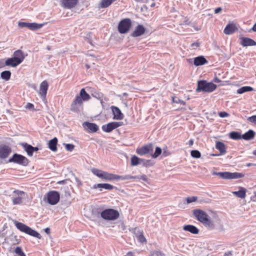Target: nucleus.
Returning a JSON list of instances; mask_svg holds the SVG:
<instances>
[{
  "label": "nucleus",
  "instance_id": "49",
  "mask_svg": "<svg viewBox=\"0 0 256 256\" xmlns=\"http://www.w3.org/2000/svg\"><path fill=\"white\" fill-rule=\"evenodd\" d=\"M92 96L96 98L100 99V100L101 103L102 102V100H101V98L102 97V94L99 92H94V94H92Z\"/></svg>",
  "mask_w": 256,
  "mask_h": 256
},
{
  "label": "nucleus",
  "instance_id": "20",
  "mask_svg": "<svg viewBox=\"0 0 256 256\" xmlns=\"http://www.w3.org/2000/svg\"><path fill=\"white\" fill-rule=\"evenodd\" d=\"M82 125L84 128H87L90 132H95L98 129V126L94 123L86 122L83 123Z\"/></svg>",
  "mask_w": 256,
  "mask_h": 256
},
{
  "label": "nucleus",
  "instance_id": "27",
  "mask_svg": "<svg viewBox=\"0 0 256 256\" xmlns=\"http://www.w3.org/2000/svg\"><path fill=\"white\" fill-rule=\"evenodd\" d=\"M20 63L15 59L14 57L8 58L5 62V64L7 66L16 67Z\"/></svg>",
  "mask_w": 256,
  "mask_h": 256
},
{
  "label": "nucleus",
  "instance_id": "51",
  "mask_svg": "<svg viewBox=\"0 0 256 256\" xmlns=\"http://www.w3.org/2000/svg\"><path fill=\"white\" fill-rule=\"evenodd\" d=\"M248 120L251 122L256 124V116H252L248 118Z\"/></svg>",
  "mask_w": 256,
  "mask_h": 256
},
{
  "label": "nucleus",
  "instance_id": "53",
  "mask_svg": "<svg viewBox=\"0 0 256 256\" xmlns=\"http://www.w3.org/2000/svg\"><path fill=\"white\" fill-rule=\"evenodd\" d=\"M25 108L28 110H34V106L31 103H28L25 106Z\"/></svg>",
  "mask_w": 256,
  "mask_h": 256
},
{
  "label": "nucleus",
  "instance_id": "3",
  "mask_svg": "<svg viewBox=\"0 0 256 256\" xmlns=\"http://www.w3.org/2000/svg\"><path fill=\"white\" fill-rule=\"evenodd\" d=\"M91 170L94 175L105 181L118 180V178H120L118 175L108 173L95 168H93Z\"/></svg>",
  "mask_w": 256,
  "mask_h": 256
},
{
  "label": "nucleus",
  "instance_id": "15",
  "mask_svg": "<svg viewBox=\"0 0 256 256\" xmlns=\"http://www.w3.org/2000/svg\"><path fill=\"white\" fill-rule=\"evenodd\" d=\"M48 84L46 80L43 81L40 84L39 94L43 100H46Z\"/></svg>",
  "mask_w": 256,
  "mask_h": 256
},
{
  "label": "nucleus",
  "instance_id": "41",
  "mask_svg": "<svg viewBox=\"0 0 256 256\" xmlns=\"http://www.w3.org/2000/svg\"><path fill=\"white\" fill-rule=\"evenodd\" d=\"M191 156L194 158H200L201 156L200 152L198 150H192L190 152Z\"/></svg>",
  "mask_w": 256,
  "mask_h": 256
},
{
  "label": "nucleus",
  "instance_id": "44",
  "mask_svg": "<svg viewBox=\"0 0 256 256\" xmlns=\"http://www.w3.org/2000/svg\"><path fill=\"white\" fill-rule=\"evenodd\" d=\"M14 252L19 256H26L25 254L22 250L21 248L18 246L16 248Z\"/></svg>",
  "mask_w": 256,
  "mask_h": 256
},
{
  "label": "nucleus",
  "instance_id": "1",
  "mask_svg": "<svg viewBox=\"0 0 256 256\" xmlns=\"http://www.w3.org/2000/svg\"><path fill=\"white\" fill-rule=\"evenodd\" d=\"M193 214L195 218L206 228L210 229L214 228V224L210 220V216L204 211L200 209L193 210Z\"/></svg>",
  "mask_w": 256,
  "mask_h": 256
},
{
  "label": "nucleus",
  "instance_id": "43",
  "mask_svg": "<svg viewBox=\"0 0 256 256\" xmlns=\"http://www.w3.org/2000/svg\"><path fill=\"white\" fill-rule=\"evenodd\" d=\"M162 152V150L160 148L156 146V148L154 154L152 155L153 158H156L158 157Z\"/></svg>",
  "mask_w": 256,
  "mask_h": 256
},
{
  "label": "nucleus",
  "instance_id": "25",
  "mask_svg": "<svg viewBox=\"0 0 256 256\" xmlns=\"http://www.w3.org/2000/svg\"><path fill=\"white\" fill-rule=\"evenodd\" d=\"M237 28L234 24H228L224 30V32L226 34H230L236 31Z\"/></svg>",
  "mask_w": 256,
  "mask_h": 256
},
{
  "label": "nucleus",
  "instance_id": "63",
  "mask_svg": "<svg viewBox=\"0 0 256 256\" xmlns=\"http://www.w3.org/2000/svg\"><path fill=\"white\" fill-rule=\"evenodd\" d=\"M44 231L45 232L48 234L50 233V229L49 228H46L45 230H44Z\"/></svg>",
  "mask_w": 256,
  "mask_h": 256
},
{
  "label": "nucleus",
  "instance_id": "10",
  "mask_svg": "<svg viewBox=\"0 0 256 256\" xmlns=\"http://www.w3.org/2000/svg\"><path fill=\"white\" fill-rule=\"evenodd\" d=\"M83 108V102L79 97H76L74 100L72 102L70 110L74 112H79L82 110Z\"/></svg>",
  "mask_w": 256,
  "mask_h": 256
},
{
  "label": "nucleus",
  "instance_id": "59",
  "mask_svg": "<svg viewBox=\"0 0 256 256\" xmlns=\"http://www.w3.org/2000/svg\"><path fill=\"white\" fill-rule=\"evenodd\" d=\"M75 180L77 182L78 186H81L82 184L80 181V180L78 178H76Z\"/></svg>",
  "mask_w": 256,
  "mask_h": 256
},
{
  "label": "nucleus",
  "instance_id": "21",
  "mask_svg": "<svg viewBox=\"0 0 256 256\" xmlns=\"http://www.w3.org/2000/svg\"><path fill=\"white\" fill-rule=\"evenodd\" d=\"M208 62L206 58L202 56H197L194 58V64L196 66H199L208 64Z\"/></svg>",
  "mask_w": 256,
  "mask_h": 256
},
{
  "label": "nucleus",
  "instance_id": "50",
  "mask_svg": "<svg viewBox=\"0 0 256 256\" xmlns=\"http://www.w3.org/2000/svg\"><path fill=\"white\" fill-rule=\"evenodd\" d=\"M218 116L220 118H226L229 116V114L225 112H220L218 113Z\"/></svg>",
  "mask_w": 256,
  "mask_h": 256
},
{
  "label": "nucleus",
  "instance_id": "31",
  "mask_svg": "<svg viewBox=\"0 0 256 256\" xmlns=\"http://www.w3.org/2000/svg\"><path fill=\"white\" fill-rule=\"evenodd\" d=\"M232 193L238 198H244L246 196V190L244 188L240 187L238 191L233 192Z\"/></svg>",
  "mask_w": 256,
  "mask_h": 256
},
{
  "label": "nucleus",
  "instance_id": "32",
  "mask_svg": "<svg viewBox=\"0 0 256 256\" xmlns=\"http://www.w3.org/2000/svg\"><path fill=\"white\" fill-rule=\"evenodd\" d=\"M76 97H79L81 99V100L83 101L88 100L90 98V95L86 92L84 88L81 90L79 96H77Z\"/></svg>",
  "mask_w": 256,
  "mask_h": 256
},
{
  "label": "nucleus",
  "instance_id": "23",
  "mask_svg": "<svg viewBox=\"0 0 256 256\" xmlns=\"http://www.w3.org/2000/svg\"><path fill=\"white\" fill-rule=\"evenodd\" d=\"M13 57L21 63L24 59V55L23 52L21 50H17L15 51L13 54Z\"/></svg>",
  "mask_w": 256,
  "mask_h": 256
},
{
  "label": "nucleus",
  "instance_id": "28",
  "mask_svg": "<svg viewBox=\"0 0 256 256\" xmlns=\"http://www.w3.org/2000/svg\"><path fill=\"white\" fill-rule=\"evenodd\" d=\"M255 134L256 133L253 130H250L242 135V139L247 140H252L254 137Z\"/></svg>",
  "mask_w": 256,
  "mask_h": 256
},
{
  "label": "nucleus",
  "instance_id": "64",
  "mask_svg": "<svg viewBox=\"0 0 256 256\" xmlns=\"http://www.w3.org/2000/svg\"><path fill=\"white\" fill-rule=\"evenodd\" d=\"M252 30L254 31V32H256V23L254 24V26H253L252 28Z\"/></svg>",
  "mask_w": 256,
  "mask_h": 256
},
{
  "label": "nucleus",
  "instance_id": "26",
  "mask_svg": "<svg viewBox=\"0 0 256 256\" xmlns=\"http://www.w3.org/2000/svg\"><path fill=\"white\" fill-rule=\"evenodd\" d=\"M14 192L18 193V196L13 198L12 202L14 204H18L22 202V196L24 192L22 191L15 190Z\"/></svg>",
  "mask_w": 256,
  "mask_h": 256
},
{
  "label": "nucleus",
  "instance_id": "36",
  "mask_svg": "<svg viewBox=\"0 0 256 256\" xmlns=\"http://www.w3.org/2000/svg\"><path fill=\"white\" fill-rule=\"evenodd\" d=\"M11 76V72L10 70H4L1 72L0 77L2 79L7 81L8 80Z\"/></svg>",
  "mask_w": 256,
  "mask_h": 256
},
{
  "label": "nucleus",
  "instance_id": "29",
  "mask_svg": "<svg viewBox=\"0 0 256 256\" xmlns=\"http://www.w3.org/2000/svg\"><path fill=\"white\" fill-rule=\"evenodd\" d=\"M48 148H49L53 151L56 152L57 150V144H58V139L56 138H54L51 140H50L48 142Z\"/></svg>",
  "mask_w": 256,
  "mask_h": 256
},
{
  "label": "nucleus",
  "instance_id": "60",
  "mask_svg": "<svg viewBox=\"0 0 256 256\" xmlns=\"http://www.w3.org/2000/svg\"><path fill=\"white\" fill-rule=\"evenodd\" d=\"M214 81L215 82H221V80L218 78H215L214 79Z\"/></svg>",
  "mask_w": 256,
  "mask_h": 256
},
{
  "label": "nucleus",
  "instance_id": "18",
  "mask_svg": "<svg viewBox=\"0 0 256 256\" xmlns=\"http://www.w3.org/2000/svg\"><path fill=\"white\" fill-rule=\"evenodd\" d=\"M240 40V44L243 46H254L256 45V42L250 38L242 37Z\"/></svg>",
  "mask_w": 256,
  "mask_h": 256
},
{
  "label": "nucleus",
  "instance_id": "38",
  "mask_svg": "<svg viewBox=\"0 0 256 256\" xmlns=\"http://www.w3.org/2000/svg\"><path fill=\"white\" fill-rule=\"evenodd\" d=\"M253 88L250 86H242L237 90V93L239 94H242L245 92L252 91Z\"/></svg>",
  "mask_w": 256,
  "mask_h": 256
},
{
  "label": "nucleus",
  "instance_id": "9",
  "mask_svg": "<svg viewBox=\"0 0 256 256\" xmlns=\"http://www.w3.org/2000/svg\"><path fill=\"white\" fill-rule=\"evenodd\" d=\"M60 198V194L56 191H50L47 194V202L51 205L56 204L59 202Z\"/></svg>",
  "mask_w": 256,
  "mask_h": 256
},
{
  "label": "nucleus",
  "instance_id": "35",
  "mask_svg": "<svg viewBox=\"0 0 256 256\" xmlns=\"http://www.w3.org/2000/svg\"><path fill=\"white\" fill-rule=\"evenodd\" d=\"M136 236L137 238V240L140 242H144L146 241V238H144L142 232L138 230L137 232H135Z\"/></svg>",
  "mask_w": 256,
  "mask_h": 256
},
{
  "label": "nucleus",
  "instance_id": "42",
  "mask_svg": "<svg viewBox=\"0 0 256 256\" xmlns=\"http://www.w3.org/2000/svg\"><path fill=\"white\" fill-rule=\"evenodd\" d=\"M119 178H118V180H128L130 179H136V178H138L137 176H131L130 175H126L124 176H119Z\"/></svg>",
  "mask_w": 256,
  "mask_h": 256
},
{
  "label": "nucleus",
  "instance_id": "62",
  "mask_svg": "<svg viewBox=\"0 0 256 256\" xmlns=\"http://www.w3.org/2000/svg\"><path fill=\"white\" fill-rule=\"evenodd\" d=\"M32 149V154L34 153V152H36L38 150V147H34L33 146V148Z\"/></svg>",
  "mask_w": 256,
  "mask_h": 256
},
{
  "label": "nucleus",
  "instance_id": "2",
  "mask_svg": "<svg viewBox=\"0 0 256 256\" xmlns=\"http://www.w3.org/2000/svg\"><path fill=\"white\" fill-rule=\"evenodd\" d=\"M16 228L20 232H24L28 235L36 238L38 239H41L42 236L40 234L36 231L32 230L30 227L27 226L25 224L15 221L14 222Z\"/></svg>",
  "mask_w": 256,
  "mask_h": 256
},
{
  "label": "nucleus",
  "instance_id": "22",
  "mask_svg": "<svg viewBox=\"0 0 256 256\" xmlns=\"http://www.w3.org/2000/svg\"><path fill=\"white\" fill-rule=\"evenodd\" d=\"M183 230L185 231L189 232L192 234H198L199 232V230L196 226L190 224L184 226Z\"/></svg>",
  "mask_w": 256,
  "mask_h": 256
},
{
  "label": "nucleus",
  "instance_id": "61",
  "mask_svg": "<svg viewBox=\"0 0 256 256\" xmlns=\"http://www.w3.org/2000/svg\"><path fill=\"white\" fill-rule=\"evenodd\" d=\"M194 144V140L192 139H190L188 142V144L190 146H192Z\"/></svg>",
  "mask_w": 256,
  "mask_h": 256
},
{
  "label": "nucleus",
  "instance_id": "19",
  "mask_svg": "<svg viewBox=\"0 0 256 256\" xmlns=\"http://www.w3.org/2000/svg\"><path fill=\"white\" fill-rule=\"evenodd\" d=\"M146 31L144 27L141 24H138L136 28L134 31L131 34L133 37H138L142 35Z\"/></svg>",
  "mask_w": 256,
  "mask_h": 256
},
{
  "label": "nucleus",
  "instance_id": "14",
  "mask_svg": "<svg viewBox=\"0 0 256 256\" xmlns=\"http://www.w3.org/2000/svg\"><path fill=\"white\" fill-rule=\"evenodd\" d=\"M12 152V148L8 146L2 144L0 146V158L4 159L8 156Z\"/></svg>",
  "mask_w": 256,
  "mask_h": 256
},
{
  "label": "nucleus",
  "instance_id": "11",
  "mask_svg": "<svg viewBox=\"0 0 256 256\" xmlns=\"http://www.w3.org/2000/svg\"><path fill=\"white\" fill-rule=\"evenodd\" d=\"M44 25V24H38L36 22H18V26L20 28H26L30 30H36L40 28Z\"/></svg>",
  "mask_w": 256,
  "mask_h": 256
},
{
  "label": "nucleus",
  "instance_id": "7",
  "mask_svg": "<svg viewBox=\"0 0 256 256\" xmlns=\"http://www.w3.org/2000/svg\"><path fill=\"white\" fill-rule=\"evenodd\" d=\"M8 162H14L24 166H26L28 164V159L24 156L18 154H14L10 158Z\"/></svg>",
  "mask_w": 256,
  "mask_h": 256
},
{
  "label": "nucleus",
  "instance_id": "24",
  "mask_svg": "<svg viewBox=\"0 0 256 256\" xmlns=\"http://www.w3.org/2000/svg\"><path fill=\"white\" fill-rule=\"evenodd\" d=\"M216 148L220 151V155L224 154L226 152V146L222 142L220 141L216 142Z\"/></svg>",
  "mask_w": 256,
  "mask_h": 256
},
{
  "label": "nucleus",
  "instance_id": "4",
  "mask_svg": "<svg viewBox=\"0 0 256 256\" xmlns=\"http://www.w3.org/2000/svg\"><path fill=\"white\" fill-rule=\"evenodd\" d=\"M216 88V85L212 82H208L206 80H200L198 82L197 92L201 91L211 92Z\"/></svg>",
  "mask_w": 256,
  "mask_h": 256
},
{
  "label": "nucleus",
  "instance_id": "13",
  "mask_svg": "<svg viewBox=\"0 0 256 256\" xmlns=\"http://www.w3.org/2000/svg\"><path fill=\"white\" fill-rule=\"evenodd\" d=\"M153 150V145L152 144L144 146L141 148L136 149V153L140 155L143 156L148 154Z\"/></svg>",
  "mask_w": 256,
  "mask_h": 256
},
{
  "label": "nucleus",
  "instance_id": "37",
  "mask_svg": "<svg viewBox=\"0 0 256 256\" xmlns=\"http://www.w3.org/2000/svg\"><path fill=\"white\" fill-rule=\"evenodd\" d=\"M230 137L233 140H238L242 139V135L238 132H232L230 134Z\"/></svg>",
  "mask_w": 256,
  "mask_h": 256
},
{
  "label": "nucleus",
  "instance_id": "40",
  "mask_svg": "<svg viewBox=\"0 0 256 256\" xmlns=\"http://www.w3.org/2000/svg\"><path fill=\"white\" fill-rule=\"evenodd\" d=\"M142 164L144 166H153L154 162L151 160H147L143 158L140 159V164Z\"/></svg>",
  "mask_w": 256,
  "mask_h": 256
},
{
  "label": "nucleus",
  "instance_id": "48",
  "mask_svg": "<svg viewBox=\"0 0 256 256\" xmlns=\"http://www.w3.org/2000/svg\"><path fill=\"white\" fill-rule=\"evenodd\" d=\"M172 100H173V102H175V103L180 104H182L183 105L186 104V102L184 101L180 100L178 98H174L173 99H172Z\"/></svg>",
  "mask_w": 256,
  "mask_h": 256
},
{
  "label": "nucleus",
  "instance_id": "58",
  "mask_svg": "<svg viewBox=\"0 0 256 256\" xmlns=\"http://www.w3.org/2000/svg\"><path fill=\"white\" fill-rule=\"evenodd\" d=\"M170 152L168 150H164L163 152H162V155L164 156H166L170 155Z\"/></svg>",
  "mask_w": 256,
  "mask_h": 256
},
{
  "label": "nucleus",
  "instance_id": "6",
  "mask_svg": "<svg viewBox=\"0 0 256 256\" xmlns=\"http://www.w3.org/2000/svg\"><path fill=\"white\" fill-rule=\"evenodd\" d=\"M100 216L104 220H110L117 219L119 217L120 214L116 210L108 208L102 211Z\"/></svg>",
  "mask_w": 256,
  "mask_h": 256
},
{
  "label": "nucleus",
  "instance_id": "54",
  "mask_svg": "<svg viewBox=\"0 0 256 256\" xmlns=\"http://www.w3.org/2000/svg\"><path fill=\"white\" fill-rule=\"evenodd\" d=\"M92 34L90 32L88 34H86V38L88 42L90 44H92V40L90 38Z\"/></svg>",
  "mask_w": 256,
  "mask_h": 256
},
{
  "label": "nucleus",
  "instance_id": "16",
  "mask_svg": "<svg viewBox=\"0 0 256 256\" xmlns=\"http://www.w3.org/2000/svg\"><path fill=\"white\" fill-rule=\"evenodd\" d=\"M110 108L114 115L113 119L122 120L124 118V116L118 107L112 106Z\"/></svg>",
  "mask_w": 256,
  "mask_h": 256
},
{
  "label": "nucleus",
  "instance_id": "8",
  "mask_svg": "<svg viewBox=\"0 0 256 256\" xmlns=\"http://www.w3.org/2000/svg\"><path fill=\"white\" fill-rule=\"evenodd\" d=\"M131 26L132 22L130 18L124 19L118 24V31L120 34H126L129 30Z\"/></svg>",
  "mask_w": 256,
  "mask_h": 256
},
{
  "label": "nucleus",
  "instance_id": "39",
  "mask_svg": "<svg viewBox=\"0 0 256 256\" xmlns=\"http://www.w3.org/2000/svg\"><path fill=\"white\" fill-rule=\"evenodd\" d=\"M140 159L136 156H134L131 158V165L136 166L138 164H140Z\"/></svg>",
  "mask_w": 256,
  "mask_h": 256
},
{
  "label": "nucleus",
  "instance_id": "17",
  "mask_svg": "<svg viewBox=\"0 0 256 256\" xmlns=\"http://www.w3.org/2000/svg\"><path fill=\"white\" fill-rule=\"evenodd\" d=\"M78 0H62V6L64 8H72L78 3Z\"/></svg>",
  "mask_w": 256,
  "mask_h": 256
},
{
  "label": "nucleus",
  "instance_id": "30",
  "mask_svg": "<svg viewBox=\"0 0 256 256\" xmlns=\"http://www.w3.org/2000/svg\"><path fill=\"white\" fill-rule=\"evenodd\" d=\"M21 146L24 148V150L26 152L28 156H32V149L33 146L26 142L22 143Z\"/></svg>",
  "mask_w": 256,
  "mask_h": 256
},
{
  "label": "nucleus",
  "instance_id": "33",
  "mask_svg": "<svg viewBox=\"0 0 256 256\" xmlns=\"http://www.w3.org/2000/svg\"><path fill=\"white\" fill-rule=\"evenodd\" d=\"M94 188H103L106 190H111L114 188V186L108 184H98L94 186Z\"/></svg>",
  "mask_w": 256,
  "mask_h": 256
},
{
  "label": "nucleus",
  "instance_id": "45",
  "mask_svg": "<svg viewBox=\"0 0 256 256\" xmlns=\"http://www.w3.org/2000/svg\"><path fill=\"white\" fill-rule=\"evenodd\" d=\"M198 200V198L196 196H190L186 198V203L190 204L192 202H196Z\"/></svg>",
  "mask_w": 256,
  "mask_h": 256
},
{
  "label": "nucleus",
  "instance_id": "12",
  "mask_svg": "<svg viewBox=\"0 0 256 256\" xmlns=\"http://www.w3.org/2000/svg\"><path fill=\"white\" fill-rule=\"evenodd\" d=\"M122 122H113L108 123L107 124L103 125L102 126V130L106 132H110L112 130L122 126Z\"/></svg>",
  "mask_w": 256,
  "mask_h": 256
},
{
  "label": "nucleus",
  "instance_id": "47",
  "mask_svg": "<svg viewBox=\"0 0 256 256\" xmlns=\"http://www.w3.org/2000/svg\"><path fill=\"white\" fill-rule=\"evenodd\" d=\"M151 256H165L164 254L160 251H154L151 254Z\"/></svg>",
  "mask_w": 256,
  "mask_h": 256
},
{
  "label": "nucleus",
  "instance_id": "5",
  "mask_svg": "<svg viewBox=\"0 0 256 256\" xmlns=\"http://www.w3.org/2000/svg\"><path fill=\"white\" fill-rule=\"evenodd\" d=\"M214 176H219L222 179L224 180H232V179H237L241 178L244 176V174L240 172H214L212 173Z\"/></svg>",
  "mask_w": 256,
  "mask_h": 256
},
{
  "label": "nucleus",
  "instance_id": "55",
  "mask_svg": "<svg viewBox=\"0 0 256 256\" xmlns=\"http://www.w3.org/2000/svg\"><path fill=\"white\" fill-rule=\"evenodd\" d=\"M138 178H136V179H140V180H142L144 181H146L147 180V178H146V176L144 174H143L142 176H137Z\"/></svg>",
  "mask_w": 256,
  "mask_h": 256
},
{
  "label": "nucleus",
  "instance_id": "46",
  "mask_svg": "<svg viewBox=\"0 0 256 256\" xmlns=\"http://www.w3.org/2000/svg\"><path fill=\"white\" fill-rule=\"evenodd\" d=\"M65 147L68 151L72 152L74 150V146L72 144H65Z\"/></svg>",
  "mask_w": 256,
  "mask_h": 256
},
{
  "label": "nucleus",
  "instance_id": "57",
  "mask_svg": "<svg viewBox=\"0 0 256 256\" xmlns=\"http://www.w3.org/2000/svg\"><path fill=\"white\" fill-rule=\"evenodd\" d=\"M222 8L220 7H218V8H216L214 10V12H215V14H218V13L220 12H222Z\"/></svg>",
  "mask_w": 256,
  "mask_h": 256
},
{
  "label": "nucleus",
  "instance_id": "34",
  "mask_svg": "<svg viewBox=\"0 0 256 256\" xmlns=\"http://www.w3.org/2000/svg\"><path fill=\"white\" fill-rule=\"evenodd\" d=\"M115 0H102L101 2L99 4L98 8H106L110 6L112 3Z\"/></svg>",
  "mask_w": 256,
  "mask_h": 256
},
{
  "label": "nucleus",
  "instance_id": "56",
  "mask_svg": "<svg viewBox=\"0 0 256 256\" xmlns=\"http://www.w3.org/2000/svg\"><path fill=\"white\" fill-rule=\"evenodd\" d=\"M224 256H232V251H228L226 252L224 254Z\"/></svg>",
  "mask_w": 256,
  "mask_h": 256
},
{
  "label": "nucleus",
  "instance_id": "52",
  "mask_svg": "<svg viewBox=\"0 0 256 256\" xmlns=\"http://www.w3.org/2000/svg\"><path fill=\"white\" fill-rule=\"evenodd\" d=\"M200 42H196L192 43L190 44V46L193 48L194 49H196L197 48H198L200 46Z\"/></svg>",
  "mask_w": 256,
  "mask_h": 256
}]
</instances>
